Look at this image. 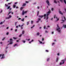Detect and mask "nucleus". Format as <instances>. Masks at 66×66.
Returning a JSON list of instances; mask_svg holds the SVG:
<instances>
[{
  "label": "nucleus",
  "mask_w": 66,
  "mask_h": 66,
  "mask_svg": "<svg viewBox=\"0 0 66 66\" xmlns=\"http://www.w3.org/2000/svg\"><path fill=\"white\" fill-rule=\"evenodd\" d=\"M57 28L56 30L59 33H61V29H60V28L59 26V25H57Z\"/></svg>",
  "instance_id": "nucleus-1"
},
{
  "label": "nucleus",
  "mask_w": 66,
  "mask_h": 66,
  "mask_svg": "<svg viewBox=\"0 0 66 66\" xmlns=\"http://www.w3.org/2000/svg\"><path fill=\"white\" fill-rule=\"evenodd\" d=\"M62 20H61V21H62V22H61V23H63V22H64V21H65V20H66V18H65V16H64L63 17H62ZM63 19H64V20H63Z\"/></svg>",
  "instance_id": "nucleus-2"
},
{
  "label": "nucleus",
  "mask_w": 66,
  "mask_h": 66,
  "mask_svg": "<svg viewBox=\"0 0 66 66\" xmlns=\"http://www.w3.org/2000/svg\"><path fill=\"white\" fill-rule=\"evenodd\" d=\"M66 59H64L62 60L61 61L62 62H63L62 63V62H60V64L61 65V64H64V63L66 61Z\"/></svg>",
  "instance_id": "nucleus-3"
},
{
  "label": "nucleus",
  "mask_w": 66,
  "mask_h": 66,
  "mask_svg": "<svg viewBox=\"0 0 66 66\" xmlns=\"http://www.w3.org/2000/svg\"><path fill=\"white\" fill-rule=\"evenodd\" d=\"M10 42H9V41H8V42H10L9 44H10L11 45V44H13V39H10Z\"/></svg>",
  "instance_id": "nucleus-4"
},
{
  "label": "nucleus",
  "mask_w": 66,
  "mask_h": 66,
  "mask_svg": "<svg viewBox=\"0 0 66 66\" xmlns=\"http://www.w3.org/2000/svg\"><path fill=\"white\" fill-rule=\"evenodd\" d=\"M46 15H47L46 14H45L44 15H39V17L41 18H43V17H44V19H45Z\"/></svg>",
  "instance_id": "nucleus-5"
},
{
  "label": "nucleus",
  "mask_w": 66,
  "mask_h": 66,
  "mask_svg": "<svg viewBox=\"0 0 66 66\" xmlns=\"http://www.w3.org/2000/svg\"><path fill=\"white\" fill-rule=\"evenodd\" d=\"M4 54H1L0 55V57H1L2 56L1 58V59H4Z\"/></svg>",
  "instance_id": "nucleus-6"
},
{
  "label": "nucleus",
  "mask_w": 66,
  "mask_h": 66,
  "mask_svg": "<svg viewBox=\"0 0 66 66\" xmlns=\"http://www.w3.org/2000/svg\"><path fill=\"white\" fill-rule=\"evenodd\" d=\"M19 27H20L21 28V29H23V24H22L21 26V25H20L19 24L18 25Z\"/></svg>",
  "instance_id": "nucleus-7"
},
{
  "label": "nucleus",
  "mask_w": 66,
  "mask_h": 66,
  "mask_svg": "<svg viewBox=\"0 0 66 66\" xmlns=\"http://www.w3.org/2000/svg\"><path fill=\"white\" fill-rule=\"evenodd\" d=\"M46 2L47 4L48 5V6H49L50 5H51V4H50V3H49V2L48 0H46Z\"/></svg>",
  "instance_id": "nucleus-8"
},
{
  "label": "nucleus",
  "mask_w": 66,
  "mask_h": 66,
  "mask_svg": "<svg viewBox=\"0 0 66 66\" xmlns=\"http://www.w3.org/2000/svg\"><path fill=\"white\" fill-rule=\"evenodd\" d=\"M50 11H49L47 13V15L46 16H48L49 15V14H50Z\"/></svg>",
  "instance_id": "nucleus-9"
},
{
  "label": "nucleus",
  "mask_w": 66,
  "mask_h": 66,
  "mask_svg": "<svg viewBox=\"0 0 66 66\" xmlns=\"http://www.w3.org/2000/svg\"><path fill=\"white\" fill-rule=\"evenodd\" d=\"M26 4L24 3L23 4L22 6H26Z\"/></svg>",
  "instance_id": "nucleus-10"
},
{
  "label": "nucleus",
  "mask_w": 66,
  "mask_h": 66,
  "mask_svg": "<svg viewBox=\"0 0 66 66\" xmlns=\"http://www.w3.org/2000/svg\"><path fill=\"white\" fill-rule=\"evenodd\" d=\"M59 13L60 14H61V15H63V13H61V11H59Z\"/></svg>",
  "instance_id": "nucleus-11"
},
{
  "label": "nucleus",
  "mask_w": 66,
  "mask_h": 66,
  "mask_svg": "<svg viewBox=\"0 0 66 66\" xmlns=\"http://www.w3.org/2000/svg\"><path fill=\"white\" fill-rule=\"evenodd\" d=\"M63 27H64L65 28H66V25H63Z\"/></svg>",
  "instance_id": "nucleus-12"
},
{
  "label": "nucleus",
  "mask_w": 66,
  "mask_h": 66,
  "mask_svg": "<svg viewBox=\"0 0 66 66\" xmlns=\"http://www.w3.org/2000/svg\"><path fill=\"white\" fill-rule=\"evenodd\" d=\"M15 7H16V5H13V8H15Z\"/></svg>",
  "instance_id": "nucleus-13"
},
{
  "label": "nucleus",
  "mask_w": 66,
  "mask_h": 66,
  "mask_svg": "<svg viewBox=\"0 0 66 66\" xmlns=\"http://www.w3.org/2000/svg\"><path fill=\"white\" fill-rule=\"evenodd\" d=\"M24 18H23L21 20V21H24Z\"/></svg>",
  "instance_id": "nucleus-14"
},
{
  "label": "nucleus",
  "mask_w": 66,
  "mask_h": 66,
  "mask_svg": "<svg viewBox=\"0 0 66 66\" xmlns=\"http://www.w3.org/2000/svg\"><path fill=\"white\" fill-rule=\"evenodd\" d=\"M36 35H37L38 36L39 35V33L38 32V33H37V34H36Z\"/></svg>",
  "instance_id": "nucleus-15"
},
{
  "label": "nucleus",
  "mask_w": 66,
  "mask_h": 66,
  "mask_svg": "<svg viewBox=\"0 0 66 66\" xmlns=\"http://www.w3.org/2000/svg\"><path fill=\"white\" fill-rule=\"evenodd\" d=\"M22 15H24V11H23L22 13Z\"/></svg>",
  "instance_id": "nucleus-16"
},
{
  "label": "nucleus",
  "mask_w": 66,
  "mask_h": 66,
  "mask_svg": "<svg viewBox=\"0 0 66 66\" xmlns=\"http://www.w3.org/2000/svg\"><path fill=\"white\" fill-rule=\"evenodd\" d=\"M24 32H25L24 31V30L22 32V34H24Z\"/></svg>",
  "instance_id": "nucleus-17"
},
{
  "label": "nucleus",
  "mask_w": 66,
  "mask_h": 66,
  "mask_svg": "<svg viewBox=\"0 0 66 66\" xmlns=\"http://www.w3.org/2000/svg\"><path fill=\"white\" fill-rule=\"evenodd\" d=\"M58 60H59V58H57L56 61L57 62V61H58Z\"/></svg>",
  "instance_id": "nucleus-18"
},
{
  "label": "nucleus",
  "mask_w": 66,
  "mask_h": 66,
  "mask_svg": "<svg viewBox=\"0 0 66 66\" xmlns=\"http://www.w3.org/2000/svg\"><path fill=\"white\" fill-rule=\"evenodd\" d=\"M17 22H16L15 23V26H16V24H17Z\"/></svg>",
  "instance_id": "nucleus-19"
},
{
  "label": "nucleus",
  "mask_w": 66,
  "mask_h": 66,
  "mask_svg": "<svg viewBox=\"0 0 66 66\" xmlns=\"http://www.w3.org/2000/svg\"><path fill=\"white\" fill-rule=\"evenodd\" d=\"M10 7H11V6H9L7 8V9H10Z\"/></svg>",
  "instance_id": "nucleus-20"
},
{
  "label": "nucleus",
  "mask_w": 66,
  "mask_h": 66,
  "mask_svg": "<svg viewBox=\"0 0 66 66\" xmlns=\"http://www.w3.org/2000/svg\"><path fill=\"white\" fill-rule=\"evenodd\" d=\"M54 2L55 3H57V2H56V1L55 0L54 1Z\"/></svg>",
  "instance_id": "nucleus-21"
},
{
  "label": "nucleus",
  "mask_w": 66,
  "mask_h": 66,
  "mask_svg": "<svg viewBox=\"0 0 66 66\" xmlns=\"http://www.w3.org/2000/svg\"><path fill=\"white\" fill-rule=\"evenodd\" d=\"M39 11H38L37 13V15L38 16V14H39Z\"/></svg>",
  "instance_id": "nucleus-22"
},
{
  "label": "nucleus",
  "mask_w": 66,
  "mask_h": 66,
  "mask_svg": "<svg viewBox=\"0 0 66 66\" xmlns=\"http://www.w3.org/2000/svg\"><path fill=\"white\" fill-rule=\"evenodd\" d=\"M9 18H11L12 17V16L11 15H9Z\"/></svg>",
  "instance_id": "nucleus-23"
},
{
  "label": "nucleus",
  "mask_w": 66,
  "mask_h": 66,
  "mask_svg": "<svg viewBox=\"0 0 66 66\" xmlns=\"http://www.w3.org/2000/svg\"><path fill=\"white\" fill-rule=\"evenodd\" d=\"M5 39V37H4V38H3V39H2V40H4V39Z\"/></svg>",
  "instance_id": "nucleus-24"
},
{
  "label": "nucleus",
  "mask_w": 66,
  "mask_h": 66,
  "mask_svg": "<svg viewBox=\"0 0 66 66\" xmlns=\"http://www.w3.org/2000/svg\"><path fill=\"white\" fill-rule=\"evenodd\" d=\"M10 18H9V17H6V19H9Z\"/></svg>",
  "instance_id": "nucleus-25"
},
{
  "label": "nucleus",
  "mask_w": 66,
  "mask_h": 66,
  "mask_svg": "<svg viewBox=\"0 0 66 66\" xmlns=\"http://www.w3.org/2000/svg\"><path fill=\"white\" fill-rule=\"evenodd\" d=\"M22 42H23V43H25L26 42V41H24L23 40H22Z\"/></svg>",
  "instance_id": "nucleus-26"
},
{
  "label": "nucleus",
  "mask_w": 66,
  "mask_h": 66,
  "mask_svg": "<svg viewBox=\"0 0 66 66\" xmlns=\"http://www.w3.org/2000/svg\"><path fill=\"white\" fill-rule=\"evenodd\" d=\"M24 14H26L27 13V11H24Z\"/></svg>",
  "instance_id": "nucleus-27"
},
{
  "label": "nucleus",
  "mask_w": 66,
  "mask_h": 66,
  "mask_svg": "<svg viewBox=\"0 0 66 66\" xmlns=\"http://www.w3.org/2000/svg\"><path fill=\"white\" fill-rule=\"evenodd\" d=\"M56 17V15H54V18H55Z\"/></svg>",
  "instance_id": "nucleus-28"
},
{
  "label": "nucleus",
  "mask_w": 66,
  "mask_h": 66,
  "mask_svg": "<svg viewBox=\"0 0 66 66\" xmlns=\"http://www.w3.org/2000/svg\"><path fill=\"white\" fill-rule=\"evenodd\" d=\"M22 35V34H21L20 35H19V37H20Z\"/></svg>",
  "instance_id": "nucleus-29"
},
{
  "label": "nucleus",
  "mask_w": 66,
  "mask_h": 66,
  "mask_svg": "<svg viewBox=\"0 0 66 66\" xmlns=\"http://www.w3.org/2000/svg\"><path fill=\"white\" fill-rule=\"evenodd\" d=\"M64 1L65 3V4H66V1H65V0H64Z\"/></svg>",
  "instance_id": "nucleus-30"
},
{
  "label": "nucleus",
  "mask_w": 66,
  "mask_h": 66,
  "mask_svg": "<svg viewBox=\"0 0 66 66\" xmlns=\"http://www.w3.org/2000/svg\"><path fill=\"white\" fill-rule=\"evenodd\" d=\"M16 45H17V44H14V47H15V46H16Z\"/></svg>",
  "instance_id": "nucleus-31"
},
{
  "label": "nucleus",
  "mask_w": 66,
  "mask_h": 66,
  "mask_svg": "<svg viewBox=\"0 0 66 66\" xmlns=\"http://www.w3.org/2000/svg\"><path fill=\"white\" fill-rule=\"evenodd\" d=\"M31 24H33V21H31Z\"/></svg>",
  "instance_id": "nucleus-32"
},
{
  "label": "nucleus",
  "mask_w": 66,
  "mask_h": 66,
  "mask_svg": "<svg viewBox=\"0 0 66 66\" xmlns=\"http://www.w3.org/2000/svg\"><path fill=\"white\" fill-rule=\"evenodd\" d=\"M12 3V2H11L9 3H8V4H11Z\"/></svg>",
  "instance_id": "nucleus-33"
},
{
  "label": "nucleus",
  "mask_w": 66,
  "mask_h": 66,
  "mask_svg": "<svg viewBox=\"0 0 66 66\" xmlns=\"http://www.w3.org/2000/svg\"><path fill=\"white\" fill-rule=\"evenodd\" d=\"M57 55L58 56H59L60 55V53H58L57 54Z\"/></svg>",
  "instance_id": "nucleus-34"
},
{
  "label": "nucleus",
  "mask_w": 66,
  "mask_h": 66,
  "mask_svg": "<svg viewBox=\"0 0 66 66\" xmlns=\"http://www.w3.org/2000/svg\"><path fill=\"white\" fill-rule=\"evenodd\" d=\"M23 9V7H21L20 8L21 10H22Z\"/></svg>",
  "instance_id": "nucleus-35"
},
{
  "label": "nucleus",
  "mask_w": 66,
  "mask_h": 66,
  "mask_svg": "<svg viewBox=\"0 0 66 66\" xmlns=\"http://www.w3.org/2000/svg\"><path fill=\"white\" fill-rule=\"evenodd\" d=\"M46 17H47L46 19H47H47H48V16H46Z\"/></svg>",
  "instance_id": "nucleus-36"
},
{
  "label": "nucleus",
  "mask_w": 66,
  "mask_h": 66,
  "mask_svg": "<svg viewBox=\"0 0 66 66\" xmlns=\"http://www.w3.org/2000/svg\"><path fill=\"white\" fill-rule=\"evenodd\" d=\"M13 38L14 39H16L17 38L15 37H13Z\"/></svg>",
  "instance_id": "nucleus-37"
},
{
  "label": "nucleus",
  "mask_w": 66,
  "mask_h": 66,
  "mask_svg": "<svg viewBox=\"0 0 66 66\" xmlns=\"http://www.w3.org/2000/svg\"><path fill=\"white\" fill-rule=\"evenodd\" d=\"M34 26H35L34 25H33V26L32 27H31V28L32 29V28H33V27H34Z\"/></svg>",
  "instance_id": "nucleus-38"
},
{
  "label": "nucleus",
  "mask_w": 66,
  "mask_h": 66,
  "mask_svg": "<svg viewBox=\"0 0 66 66\" xmlns=\"http://www.w3.org/2000/svg\"><path fill=\"white\" fill-rule=\"evenodd\" d=\"M29 24V22H27V25H28Z\"/></svg>",
  "instance_id": "nucleus-39"
},
{
  "label": "nucleus",
  "mask_w": 66,
  "mask_h": 66,
  "mask_svg": "<svg viewBox=\"0 0 66 66\" xmlns=\"http://www.w3.org/2000/svg\"><path fill=\"white\" fill-rule=\"evenodd\" d=\"M11 13V12H10L8 14V15H9L10 14V13Z\"/></svg>",
  "instance_id": "nucleus-40"
},
{
  "label": "nucleus",
  "mask_w": 66,
  "mask_h": 66,
  "mask_svg": "<svg viewBox=\"0 0 66 66\" xmlns=\"http://www.w3.org/2000/svg\"><path fill=\"white\" fill-rule=\"evenodd\" d=\"M3 23V22H1L0 23V24H2Z\"/></svg>",
  "instance_id": "nucleus-41"
},
{
  "label": "nucleus",
  "mask_w": 66,
  "mask_h": 66,
  "mask_svg": "<svg viewBox=\"0 0 66 66\" xmlns=\"http://www.w3.org/2000/svg\"><path fill=\"white\" fill-rule=\"evenodd\" d=\"M40 43V44H42V42L39 41Z\"/></svg>",
  "instance_id": "nucleus-42"
},
{
  "label": "nucleus",
  "mask_w": 66,
  "mask_h": 66,
  "mask_svg": "<svg viewBox=\"0 0 66 66\" xmlns=\"http://www.w3.org/2000/svg\"><path fill=\"white\" fill-rule=\"evenodd\" d=\"M50 60V58H48L47 60V61H49V60Z\"/></svg>",
  "instance_id": "nucleus-43"
},
{
  "label": "nucleus",
  "mask_w": 66,
  "mask_h": 66,
  "mask_svg": "<svg viewBox=\"0 0 66 66\" xmlns=\"http://www.w3.org/2000/svg\"><path fill=\"white\" fill-rule=\"evenodd\" d=\"M53 10H54L53 8H52V11H53Z\"/></svg>",
  "instance_id": "nucleus-44"
},
{
  "label": "nucleus",
  "mask_w": 66,
  "mask_h": 66,
  "mask_svg": "<svg viewBox=\"0 0 66 66\" xmlns=\"http://www.w3.org/2000/svg\"><path fill=\"white\" fill-rule=\"evenodd\" d=\"M38 21H39V20H40V18H38Z\"/></svg>",
  "instance_id": "nucleus-45"
},
{
  "label": "nucleus",
  "mask_w": 66,
  "mask_h": 66,
  "mask_svg": "<svg viewBox=\"0 0 66 66\" xmlns=\"http://www.w3.org/2000/svg\"><path fill=\"white\" fill-rule=\"evenodd\" d=\"M5 6H6V7H7V6H8V5H6V4H5Z\"/></svg>",
  "instance_id": "nucleus-46"
},
{
  "label": "nucleus",
  "mask_w": 66,
  "mask_h": 66,
  "mask_svg": "<svg viewBox=\"0 0 66 66\" xmlns=\"http://www.w3.org/2000/svg\"><path fill=\"white\" fill-rule=\"evenodd\" d=\"M44 38H43V39H42V41H44Z\"/></svg>",
  "instance_id": "nucleus-47"
},
{
  "label": "nucleus",
  "mask_w": 66,
  "mask_h": 66,
  "mask_svg": "<svg viewBox=\"0 0 66 66\" xmlns=\"http://www.w3.org/2000/svg\"><path fill=\"white\" fill-rule=\"evenodd\" d=\"M60 1L61 2H63V0H60Z\"/></svg>",
  "instance_id": "nucleus-48"
},
{
  "label": "nucleus",
  "mask_w": 66,
  "mask_h": 66,
  "mask_svg": "<svg viewBox=\"0 0 66 66\" xmlns=\"http://www.w3.org/2000/svg\"><path fill=\"white\" fill-rule=\"evenodd\" d=\"M9 32H7V33H6V35H9Z\"/></svg>",
  "instance_id": "nucleus-49"
},
{
  "label": "nucleus",
  "mask_w": 66,
  "mask_h": 66,
  "mask_svg": "<svg viewBox=\"0 0 66 66\" xmlns=\"http://www.w3.org/2000/svg\"><path fill=\"white\" fill-rule=\"evenodd\" d=\"M46 52H49V51L48 50H46Z\"/></svg>",
  "instance_id": "nucleus-50"
},
{
  "label": "nucleus",
  "mask_w": 66,
  "mask_h": 66,
  "mask_svg": "<svg viewBox=\"0 0 66 66\" xmlns=\"http://www.w3.org/2000/svg\"><path fill=\"white\" fill-rule=\"evenodd\" d=\"M44 29H46V26H44Z\"/></svg>",
  "instance_id": "nucleus-51"
},
{
  "label": "nucleus",
  "mask_w": 66,
  "mask_h": 66,
  "mask_svg": "<svg viewBox=\"0 0 66 66\" xmlns=\"http://www.w3.org/2000/svg\"><path fill=\"white\" fill-rule=\"evenodd\" d=\"M21 19V18H19V20H20Z\"/></svg>",
  "instance_id": "nucleus-52"
},
{
  "label": "nucleus",
  "mask_w": 66,
  "mask_h": 66,
  "mask_svg": "<svg viewBox=\"0 0 66 66\" xmlns=\"http://www.w3.org/2000/svg\"><path fill=\"white\" fill-rule=\"evenodd\" d=\"M64 10L65 11V12H66V8H64Z\"/></svg>",
  "instance_id": "nucleus-53"
},
{
  "label": "nucleus",
  "mask_w": 66,
  "mask_h": 66,
  "mask_svg": "<svg viewBox=\"0 0 66 66\" xmlns=\"http://www.w3.org/2000/svg\"><path fill=\"white\" fill-rule=\"evenodd\" d=\"M54 44V43H53L52 44V45L53 46Z\"/></svg>",
  "instance_id": "nucleus-54"
},
{
  "label": "nucleus",
  "mask_w": 66,
  "mask_h": 66,
  "mask_svg": "<svg viewBox=\"0 0 66 66\" xmlns=\"http://www.w3.org/2000/svg\"><path fill=\"white\" fill-rule=\"evenodd\" d=\"M17 31V29H15V32H16Z\"/></svg>",
  "instance_id": "nucleus-55"
},
{
  "label": "nucleus",
  "mask_w": 66,
  "mask_h": 66,
  "mask_svg": "<svg viewBox=\"0 0 66 66\" xmlns=\"http://www.w3.org/2000/svg\"><path fill=\"white\" fill-rule=\"evenodd\" d=\"M16 9H18V7L16 6Z\"/></svg>",
  "instance_id": "nucleus-56"
},
{
  "label": "nucleus",
  "mask_w": 66,
  "mask_h": 66,
  "mask_svg": "<svg viewBox=\"0 0 66 66\" xmlns=\"http://www.w3.org/2000/svg\"><path fill=\"white\" fill-rule=\"evenodd\" d=\"M17 2H15V4H17Z\"/></svg>",
  "instance_id": "nucleus-57"
},
{
  "label": "nucleus",
  "mask_w": 66,
  "mask_h": 66,
  "mask_svg": "<svg viewBox=\"0 0 66 66\" xmlns=\"http://www.w3.org/2000/svg\"><path fill=\"white\" fill-rule=\"evenodd\" d=\"M38 22H39V21H37L36 22H37V23H38Z\"/></svg>",
  "instance_id": "nucleus-58"
},
{
  "label": "nucleus",
  "mask_w": 66,
  "mask_h": 66,
  "mask_svg": "<svg viewBox=\"0 0 66 66\" xmlns=\"http://www.w3.org/2000/svg\"><path fill=\"white\" fill-rule=\"evenodd\" d=\"M16 28H18V26H16Z\"/></svg>",
  "instance_id": "nucleus-59"
},
{
  "label": "nucleus",
  "mask_w": 66,
  "mask_h": 66,
  "mask_svg": "<svg viewBox=\"0 0 66 66\" xmlns=\"http://www.w3.org/2000/svg\"><path fill=\"white\" fill-rule=\"evenodd\" d=\"M11 31H12V30H13V29L11 28Z\"/></svg>",
  "instance_id": "nucleus-60"
},
{
  "label": "nucleus",
  "mask_w": 66,
  "mask_h": 66,
  "mask_svg": "<svg viewBox=\"0 0 66 66\" xmlns=\"http://www.w3.org/2000/svg\"><path fill=\"white\" fill-rule=\"evenodd\" d=\"M59 20V19H57V21H58Z\"/></svg>",
  "instance_id": "nucleus-61"
},
{
  "label": "nucleus",
  "mask_w": 66,
  "mask_h": 66,
  "mask_svg": "<svg viewBox=\"0 0 66 66\" xmlns=\"http://www.w3.org/2000/svg\"><path fill=\"white\" fill-rule=\"evenodd\" d=\"M9 29V27H7L6 28V29Z\"/></svg>",
  "instance_id": "nucleus-62"
},
{
  "label": "nucleus",
  "mask_w": 66,
  "mask_h": 66,
  "mask_svg": "<svg viewBox=\"0 0 66 66\" xmlns=\"http://www.w3.org/2000/svg\"><path fill=\"white\" fill-rule=\"evenodd\" d=\"M53 33H54V32H52V34H53Z\"/></svg>",
  "instance_id": "nucleus-63"
},
{
  "label": "nucleus",
  "mask_w": 66,
  "mask_h": 66,
  "mask_svg": "<svg viewBox=\"0 0 66 66\" xmlns=\"http://www.w3.org/2000/svg\"><path fill=\"white\" fill-rule=\"evenodd\" d=\"M12 10V8H10V10Z\"/></svg>",
  "instance_id": "nucleus-64"
}]
</instances>
